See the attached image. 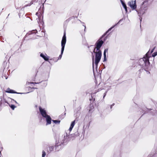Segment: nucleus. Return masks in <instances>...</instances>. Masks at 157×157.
Listing matches in <instances>:
<instances>
[{
  "label": "nucleus",
  "mask_w": 157,
  "mask_h": 157,
  "mask_svg": "<svg viewBox=\"0 0 157 157\" xmlns=\"http://www.w3.org/2000/svg\"><path fill=\"white\" fill-rule=\"evenodd\" d=\"M121 1L122 6L126 12L127 13L128 11V10L127 9V7L126 6L125 3L124 2V1Z\"/></svg>",
  "instance_id": "f3484780"
},
{
  "label": "nucleus",
  "mask_w": 157,
  "mask_h": 157,
  "mask_svg": "<svg viewBox=\"0 0 157 157\" xmlns=\"http://www.w3.org/2000/svg\"><path fill=\"white\" fill-rule=\"evenodd\" d=\"M71 19V18H69V19H68L67 20V21H69Z\"/></svg>",
  "instance_id": "72a5a7b5"
},
{
  "label": "nucleus",
  "mask_w": 157,
  "mask_h": 157,
  "mask_svg": "<svg viewBox=\"0 0 157 157\" xmlns=\"http://www.w3.org/2000/svg\"><path fill=\"white\" fill-rule=\"evenodd\" d=\"M146 9L145 8V7H143V5L141 6L140 8L138 10H136L138 13V16L140 17V21H141L142 18L141 17V16L144 14L145 13V11L146 10Z\"/></svg>",
  "instance_id": "0eeeda50"
},
{
  "label": "nucleus",
  "mask_w": 157,
  "mask_h": 157,
  "mask_svg": "<svg viewBox=\"0 0 157 157\" xmlns=\"http://www.w3.org/2000/svg\"><path fill=\"white\" fill-rule=\"evenodd\" d=\"M42 153V157H44L46 154L45 152L44 151H43Z\"/></svg>",
  "instance_id": "bb28decb"
},
{
  "label": "nucleus",
  "mask_w": 157,
  "mask_h": 157,
  "mask_svg": "<svg viewBox=\"0 0 157 157\" xmlns=\"http://www.w3.org/2000/svg\"><path fill=\"white\" fill-rule=\"evenodd\" d=\"M40 83H41V86H42V87H46L47 85V82L45 81L44 82H28V83L29 84H39Z\"/></svg>",
  "instance_id": "9b49d317"
},
{
  "label": "nucleus",
  "mask_w": 157,
  "mask_h": 157,
  "mask_svg": "<svg viewBox=\"0 0 157 157\" xmlns=\"http://www.w3.org/2000/svg\"><path fill=\"white\" fill-rule=\"evenodd\" d=\"M108 52V49L106 48L104 50L103 55L104 57V60H103V62H104L106 61L107 59L106 58V53Z\"/></svg>",
  "instance_id": "dca6fc26"
},
{
  "label": "nucleus",
  "mask_w": 157,
  "mask_h": 157,
  "mask_svg": "<svg viewBox=\"0 0 157 157\" xmlns=\"http://www.w3.org/2000/svg\"><path fill=\"white\" fill-rule=\"evenodd\" d=\"M105 96H104V95L103 96V98H104Z\"/></svg>",
  "instance_id": "a19ab883"
},
{
  "label": "nucleus",
  "mask_w": 157,
  "mask_h": 157,
  "mask_svg": "<svg viewBox=\"0 0 157 157\" xmlns=\"http://www.w3.org/2000/svg\"><path fill=\"white\" fill-rule=\"evenodd\" d=\"M37 32V30L36 29L33 30L32 31L29 32V33H27L26 35L25 36V38L29 36H30L28 38H32L31 37L32 36V35L33 34H34Z\"/></svg>",
  "instance_id": "9d476101"
},
{
  "label": "nucleus",
  "mask_w": 157,
  "mask_h": 157,
  "mask_svg": "<svg viewBox=\"0 0 157 157\" xmlns=\"http://www.w3.org/2000/svg\"><path fill=\"white\" fill-rule=\"evenodd\" d=\"M13 100L16 103H17V101H16L14 100L13 99Z\"/></svg>",
  "instance_id": "c9c22d12"
},
{
  "label": "nucleus",
  "mask_w": 157,
  "mask_h": 157,
  "mask_svg": "<svg viewBox=\"0 0 157 157\" xmlns=\"http://www.w3.org/2000/svg\"><path fill=\"white\" fill-rule=\"evenodd\" d=\"M155 48V47H154L152 49V50L150 52V51H150V50H149V51H148V52H149V55L150 56V57H151V54L153 52V51Z\"/></svg>",
  "instance_id": "b1692460"
},
{
  "label": "nucleus",
  "mask_w": 157,
  "mask_h": 157,
  "mask_svg": "<svg viewBox=\"0 0 157 157\" xmlns=\"http://www.w3.org/2000/svg\"><path fill=\"white\" fill-rule=\"evenodd\" d=\"M4 102H5V103H7V101H6V100H4Z\"/></svg>",
  "instance_id": "f704fd0d"
},
{
  "label": "nucleus",
  "mask_w": 157,
  "mask_h": 157,
  "mask_svg": "<svg viewBox=\"0 0 157 157\" xmlns=\"http://www.w3.org/2000/svg\"><path fill=\"white\" fill-rule=\"evenodd\" d=\"M94 109V107L93 105H90V109L89 110V111L91 112L92 110Z\"/></svg>",
  "instance_id": "393cba45"
},
{
  "label": "nucleus",
  "mask_w": 157,
  "mask_h": 157,
  "mask_svg": "<svg viewBox=\"0 0 157 157\" xmlns=\"http://www.w3.org/2000/svg\"><path fill=\"white\" fill-rule=\"evenodd\" d=\"M101 90V89H99L98 90V92L99 91H100Z\"/></svg>",
  "instance_id": "4c0bfd02"
},
{
  "label": "nucleus",
  "mask_w": 157,
  "mask_h": 157,
  "mask_svg": "<svg viewBox=\"0 0 157 157\" xmlns=\"http://www.w3.org/2000/svg\"><path fill=\"white\" fill-rule=\"evenodd\" d=\"M83 26L84 27V31L85 32H86V27L85 25H83Z\"/></svg>",
  "instance_id": "473e14b6"
},
{
  "label": "nucleus",
  "mask_w": 157,
  "mask_h": 157,
  "mask_svg": "<svg viewBox=\"0 0 157 157\" xmlns=\"http://www.w3.org/2000/svg\"><path fill=\"white\" fill-rule=\"evenodd\" d=\"M9 15H10V14H9L8 15V17H6V18H7L8 17V16H9Z\"/></svg>",
  "instance_id": "ea45409f"
},
{
  "label": "nucleus",
  "mask_w": 157,
  "mask_h": 157,
  "mask_svg": "<svg viewBox=\"0 0 157 157\" xmlns=\"http://www.w3.org/2000/svg\"><path fill=\"white\" fill-rule=\"evenodd\" d=\"M40 56L42 57L45 61H48L49 60V57L46 54H44L43 53H41L40 54Z\"/></svg>",
  "instance_id": "4468645a"
},
{
  "label": "nucleus",
  "mask_w": 157,
  "mask_h": 157,
  "mask_svg": "<svg viewBox=\"0 0 157 157\" xmlns=\"http://www.w3.org/2000/svg\"><path fill=\"white\" fill-rule=\"evenodd\" d=\"M6 92L8 93H16V94H23V93H17L14 90H11L9 88H8L7 89L6 91ZM29 92H27L26 93H25V94H27L29 93ZM25 94V93H24Z\"/></svg>",
  "instance_id": "ddd939ff"
},
{
  "label": "nucleus",
  "mask_w": 157,
  "mask_h": 157,
  "mask_svg": "<svg viewBox=\"0 0 157 157\" xmlns=\"http://www.w3.org/2000/svg\"><path fill=\"white\" fill-rule=\"evenodd\" d=\"M66 114V113H65L64 114H62L59 116V117L60 119H63Z\"/></svg>",
  "instance_id": "5701e85b"
},
{
  "label": "nucleus",
  "mask_w": 157,
  "mask_h": 157,
  "mask_svg": "<svg viewBox=\"0 0 157 157\" xmlns=\"http://www.w3.org/2000/svg\"><path fill=\"white\" fill-rule=\"evenodd\" d=\"M91 47L93 49V52H91V53L92 54V59L93 62V70L94 71V54H95V64L96 65V68L97 69V67L98 65V64L99 62H100L102 55L101 51H97L98 52H95V50L96 49L95 47L93 45H90L89 47Z\"/></svg>",
  "instance_id": "f03ea898"
},
{
  "label": "nucleus",
  "mask_w": 157,
  "mask_h": 157,
  "mask_svg": "<svg viewBox=\"0 0 157 157\" xmlns=\"http://www.w3.org/2000/svg\"><path fill=\"white\" fill-rule=\"evenodd\" d=\"M114 103H113L111 105L113 106L114 105Z\"/></svg>",
  "instance_id": "e433bc0d"
},
{
  "label": "nucleus",
  "mask_w": 157,
  "mask_h": 157,
  "mask_svg": "<svg viewBox=\"0 0 157 157\" xmlns=\"http://www.w3.org/2000/svg\"><path fill=\"white\" fill-rule=\"evenodd\" d=\"M121 20H120L119 22L117 23L114 26L111 27L105 32V33L99 39L96 43L95 45L96 46V49L97 51H101L100 48L102 46V45L103 44L104 42L101 39L102 38L105 36L109 31H110L115 26H116L118 23L121 21Z\"/></svg>",
  "instance_id": "39448f33"
},
{
  "label": "nucleus",
  "mask_w": 157,
  "mask_h": 157,
  "mask_svg": "<svg viewBox=\"0 0 157 157\" xmlns=\"http://www.w3.org/2000/svg\"><path fill=\"white\" fill-rule=\"evenodd\" d=\"M2 147L0 148V154H1V151L2 150Z\"/></svg>",
  "instance_id": "2f4dec72"
},
{
  "label": "nucleus",
  "mask_w": 157,
  "mask_h": 157,
  "mask_svg": "<svg viewBox=\"0 0 157 157\" xmlns=\"http://www.w3.org/2000/svg\"><path fill=\"white\" fill-rule=\"evenodd\" d=\"M72 128H73L70 127L69 128V131L71 132L72 130Z\"/></svg>",
  "instance_id": "c756f323"
},
{
  "label": "nucleus",
  "mask_w": 157,
  "mask_h": 157,
  "mask_svg": "<svg viewBox=\"0 0 157 157\" xmlns=\"http://www.w3.org/2000/svg\"><path fill=\"white\" fill-rule=\"evenodd\" d=\"M147 157H155L154 154H149Z\"/></svg>",
  "instance_id": "c85d7f7f"
},
{
  "label": "nucleus",
  "mask_w": 157,
  "mask_h": 157,
  "mask_svg": "<svg viewBox=\"0 0 157 157\" xmlns=\"http://www.w3.org/2000/svg\"><path fill=\"white\" fill-rule=\"evenodd\" d=\"M141 112L142 113H144V114L148 110V109L145 107L142 108V109H140Z\"/></svg>",
  "instance_id": "6ab92c4d"
},
{
  "label": "nucleus",
  "mask_w": 157,
  "mask_h": 157,
  "mask_svg": "<svg viewBox=\"0 0 157 157\" xmlns=\"http://www.w3.org/2000/svg\"><path fill=\"white\" fill-rule=\"evenodd\" d=\"M54 146L49 145L47 148V151L49 153L54 151Z\"/></svg>",
  "instance_id": "2eb2a0df"
},
{
  "label": "nucleus",
  "mask_w": 157,
  "mask_h": 157,
  "mask_svg": "<svg viewBox=\"0 0 157 157\" xmlns=\"http://www.w3.org/2000/svg\"><path fill=\"white\" fill-rule=\"evenodd\" d=\"M46 1H40L38 2L39 6H37L39 10L36 13V14L37 15L38 19L37 18V22L38 23H40L41 24L43 23L42 20L43 19V13H44V6Z\"/></svg>",
  "instance_id": "20e7f679"
},
{
  "label": "nucleus",
  "mask_w": 157,
  "mask_h": 157,
  "mask_svg": "<svg viewBox=\"0 0 157 157\" xmlns=\"http://www.w3.org/2000/svg\"><path fill=\"white\" fill-rule=\"evenodd\" d=\"M148 3V1H144V2L142 3L141 6L143 5V7H145L146 8L147 6Z\"/></svg>",
  "instance_id": "a211bd4d"
},
{
  "label": "nucleus",
  "mask_w": 157,
  "mask_h": 157,
  "mask_svg": "<svg viewBox=\"0 0 157 157\" xmlns=\"http://www.w3.org/2000/svg\"><path fill=\"white\" fill-rule=\"evenodd\" d=\"M75 120H74L72 122V123H71V125H70V127L73 128V127H74V126L75 125Z\"/></svg>",
  "instance_id": "4be33fe9"
},
{
  "label": "nucleus",
  "mask_w": 157,
  "mask_h": 157,
  "mask_svg": "<svg viewBox=\"0 0 157 157\" xmlns=\"http://www.w3.org/2000/svg\"><path fill=\"white\" fill-rule=\"evenodd\" d=\"M39 109L41 115L43 117H46L48 115L47 114L46 110L44 109H43L40 106L39 107Z\"/></svg>",
  "instance_id": "1a4fd4ad"
},
{
  "label": "nucleus",
  "mask_w": 157,
  "mask_h": 157,
  "mask_svg": "<svg viewBox=\"0 0 157 157\" xmlns=\"http://www.w3.org/2000/svg\"><path fill=\"white\" fill-rule=\"evenodd\" d=\"M69 135H68L67 133H64L61 136L56 143L55 146L56 150L57 151H59L61 149V146L66 144L69 140Z\"/></svg>",
  "instance_id": "7ed1b4c3"
},
{
  "label": "nucleus",
  "mask_w": 157,
  "mask_h": 157,
  "mask_svg": "<svg viewBox=\"0 0 157 157\" xmlns=\"http://www.w3.org/2000/svg\"><path fill=\"white\" fill-rule=\"evenodd\" d=\"M33 4V2H25V5L24 6V7H27L28 6H30L31 4Z\"/></svg>",
  "instance_id": "aec40b11"
},
{
  "label": "nucleus",
  "mask_w": 157,
  "mask_h": 157,
  "mask_svg": "<svg viewBox=\"0 0 157 157\" xmlns=\"http://www.w3.org/2000/svg\"><path fill=\"white\" fill-rule=\"evenodd\" d=\"M157 55V52H155L153 53L152 55V56L153 57H155Z\"/></svg>",
  "instance_id": "a878e982"
},
{
  "label": "nucleus",
  "mask_w": 157,
  "mask_h": 157,
  "mask_svg": "<svg viewBox=\"0 0 157 157\" xmlns=\"http://www.w3.org/2000/svg\"><path fill=\"white\" fill-rule=\"evenodd\" d=\"M44 118H46V125H48L50 124L51 123L52 119L50 116L49 115H48L46 117H45Z\"/></svg>",
  "instance_id": "f8f14e48"
},
{
  "label": "nucleus",
  "mask_w": 157,
  "mask_h": 157,
  "mask_svg": "<svg viewBox=\"0 0 157 157\" xmlns=\"http://www.w3.org/2000/svg\"><path fill=\"white\" fill-rule=\"evenodd\" d=\"M107 93V91H106L104 94V96H105L106 95V93Z\"/></svg>",
  "instance_id": "7c9ffc66"
},
{
  "label": "nucleus",
  "mask_w": 157,
  "mask_h": 157,
  "mask_svg": "<svg viewBox=\"0 0 157 157\" xmlns=\"http://www.w3.org/2000/svg\"><path fill=\"white\" fill-rule=\"evenodd\" d=\"M112 106L111 105L110 106V108L111 109L112 108Z\"/></svg>",
  "instance_id": "58836bf2"
},
{
  "label": "nucleus",
  "mask_w": 157,
  "mask_h": 157,
  "mask_svg": "<svg viewBox=\"0 0 157 157\" xmlns=\"http://www.w3.org/2000/svg\"><path fill=\"white\" fill-rule=\"evenodd\" d=\"M10 107L13 110H14L15 108L16 107V106L13 105H11Z\"/></svg>",
  "instance_id": "cd10ccee"
},
{
  "label": "nucleus",
  "mask_w": 157,
  "mask_h": 157,
  "mask_svg": "<svg viewBox=\"0 0 157 157\" xmlns=\"http://www.w3.org/2000/svg\"><path fill=\"white\" fill-rule=\"evenodd\" d=\"M149 53V52H148L143 58H140L139 60L136 67H138V68H142V69L139 70V71L141 72V71L143 70V69L146 71V70L148 69L150 64L149 61L150 58Z\"/></svg>",
  "instance_id": "f257e3e1"
},
{
  "label": "nucleus",
  "mask_w": 157,
  "mask_h": 157,
  "mask_svg": "<svg viewBox=\"0 0 157 157\" xmlns=\"http://www.w3.org/2000/svg\"><path fill=\"white\" fill-rule=\"evenodd\" d=\"M66 32L65 31H64V34L62 38V39L61 41V54L59 55L58 59H61L62 55L63 53L65 46L66 43Z\"/></svg>",
  "instance_id": "423d86ee"
},
{
  "label": "nucleus",
  "mask_w": 157,
  "mask_h": 157,
  "mask_svg": "<svg viewBox=\"0 0 157 157\" xmlns=\"http://www.w3.org/2000/svg\"><path fill=\"white\" fill-rule=\"evenodd\" d=\"M128 5L132 10H136L137 6L136 1H130L128 2Z\"/></svg>",
  "instance_id": "6e6552de"
},
{
  "label": "nucleus",
  "mask_w": 157,
  "mask_h": 157,
  "mask_svg": "<svg viewBox=\"0 0 157 157\" xmlns=\"http://www.w3.org/2000/svg\"><path fill=\"white\" fill-rule=\"evenodd\" d=\"M52 122H53L54 123L56 124H59L60 121V120H52Z\"/></svg>",
  "instance_id": "412c9836"
}]
</instances>
